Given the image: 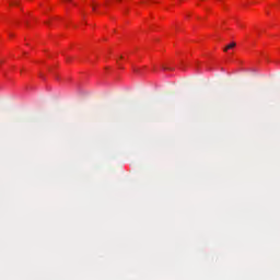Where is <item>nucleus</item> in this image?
<instances>
[{"label":"nucleus","instance_id":"obj_3","mask_svg":"<svg viewBox=\"0 0 280 280\" xmlns=\"http://www.w3.org/2000/svg\"><path fill=\"white\" fill-rule=\"evenodd\" d=\"M162 69H163L164 71H167V69H170V68H167V67H165V66H162Z\"/></svg>","mask_w":280,"mask_h":280},{"label":"nucleus","instance_id":"obj_5","mask_svg":"<svg viewBox=\"0 0 280 280\" xmlns=\"http://www.w3.org/2000/svg\"><path fill=\"white\" fill-rule=\"evenodd\" d=\"M69 2H71V0H68Z\"/></svg>","mask_w":280,"mask_h":280},{"label":"nucleus","instance_id":"obj_4","mask_svg":"<svg viewBox=\"0 0 280 280\" xmlns=\"http://www.w3.org/2000/svg\"><path fill=\"white\" fill-rule=\"evenodd\" d=\"M117 65L119 66L120 63H119V60H117Z\"/></svg>","mask_w":280,"mask_h":280},{"label":"nucleus","instance_id":"obj_2","mask_svg":"<svg viewBox=\"0 0 280 280\" xmlns=\"http://www.w3.org/2000/svg\"><path fill=\"white\" fill-rule=\"evenodd\" d=\"M233 47H235V43H232L230 45H228L224 49V51H229V49H233Z\"/></svg>","mask_w":280,"mask_h":280},{"label":"nucleus","instance_id":"obj_1","mask_svg":"<svg viewBox=\"0 0 280 280\" xmlns=\"http://www.w3.org/2000/svg\"><path fill=\"white\" fill-rule=\"evenodd\" d=\"M133 73H136V75H145V66L133 67Z\"/></svg>","mask_w":280,"mask_h":280}]
</instances>
